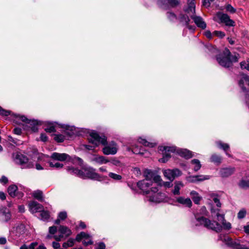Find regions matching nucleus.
<instances>
[{
	"instance_id": "obj_40",
	"label": "nucleus",
	"mask_w": 249,
	"mask_h": 249,
	"mask_svg": "<svg viewBox=\"0 0 249 249\" xmlns=\"http://www.w3.org/2000/svg\"><path fill=\"white\" fill-rule=\"evenodd\" d=\"M74 245V240L72 239H69L67 242H64L63 244V247L64 248H68L71 247Z\"/></svg>"
},
{
	"instance_id": "obj_35",
	"label": "nucleus",
	"mask_w": 249,
	"mask_h": 249,
	"mask_svg": "<svg viewBox=\"0 0 249 249\" xmlns=\"http://www.w3.org/2000/svg\"><path fill=\"white\" fill-rule=\"evenodd\" d=\"M188 8V11L193 12L195 11V3L194 0H187Z\"/></svg>"
},
{
	"instance_id": "obj_60",
	"label": "nucleus",
	"mask_w": 249,
	"mask_h": 249,
	"mask_svg": "<svg viewBox=\"0 0 249 249\" xmlns=\"http://www.w3.org/2000/svg\"><path fill=\"white\" fill-rule=\"evenodd\" d=\"M243 229L245 232L249 234V222L244 226Z\"/></svg>"
},
{
	"instance_id": "obj_31",
	"label": "nucleus",
	"mask_w": 249,
	"mask_h": 249,
	"mask_svg": "<svg viewBox=\"0 0 249 249\" xmlns=\"http://www.w3.org/2000/svg\"><path fill=\"white\" fill-rule=\"evenodd\" d=\"M210 160L211 162H213L217 165L221 163L222 161V158L220 155H216L214 154L212 155Z\"/></svg>"
},
{
	"instance_id": "obj_15",
	"label": "nucleus",
	"mask_w": 249,
	"mask_h": 249,
	"mask_svg": "<svg viewBox=\"0 0 249 249\" xmlns=\"http://www.w3.org/2000/svg\"><path fill=\"white\" fill-rule=\"evenodd\" d=\"M29 210L32 213H36L41 211L43 209V206L36 201H32L28 204Z\"/></svg>"
},
{
	"instance_id": "obj_2",
	"label": "nucleus",
	"mask_w": 249,
	"mask_h": 249,
	"mask_svg": "<svg viewBox=\"0 0 249 249\" xmlns=\"http://www.w3.org/2000/svg\"><path fill=\"white\" fill-rule=\"evenodd\" d=\"M89 141L90 143L94 145V146L84 145L85 148L89 150L93 149L94 147L101 144L105 146L102 149L103 153L105 155H115L118 151V146L116 142L112 141L107 144V138L104 136H99L96 132H92L90 133Z\"/></svg>"
},
{
	"instance_id": "obj_32",
	"label": "nucleus",
	"mask_w": 249,
	"mask_h": 249,
	"mask_svg": "<svg viewBox=\"0 0 249 249\" xmlns=\"http://www.w3.org/2000/svg\"><path fill=\"white\" fill-rule=\"evenodd\" d=\"M191 164L193 166L194 170L196 172L198 171L201 167L200 162L197 159H194L192 160Z\"/></svg>"
},
{
	"instance_id": "obj_30",
	"label": "nucleus",
	"mask_w": 249,
	"mask_h": 249,
	"mask_svg": "<svg viewBox=\"0 0 249 249\" xmlns=\"http://www.w3.org/2000/svg\"><path fill=\"white\" fill-rule=\"evenodd\" d=\"M211 202H209V205H211V207L212 206H214V204H215L216 206L218 208H220L221 206V204L220 202V200L218 197L216 196L213 195L211 196Z\"/></svg>"
},
{
	"instance_id": "obj_29",
	"label": "nucleus",
	"mask_w": 249,
	"mask_h": 249,
	"mask_svg": "<svg viewBox=\"0 0 249 249\" xmlns=\"http://www.w3.org/2000/svg\"><path fill=\"white\" fill-rule=\"evenodd\" d=\"M178 153L181 157H184L186 159H189L193 156L192 153L186 149H179L178 151Z\"/></svg>"
},
{
	"instance_id": "obj_10",
	"label": "nucleus",
	"mask_w": 249,
	"mask_h": 249,
	"mask_svg": "<svg viewBox=\"0 0 249 249\" xmlns=\"http://www.w3.org/2000/svg\"><path fill=\"white\" fill-rule=\"evenodd\" d=\"M159 151L162 152L163 157L159 160L160 162L165 163L171 158V153L176 151V147L174 146H160L159 147Z\"/></svg>"
},
{
	"instance_id": "obj_36",
	"label": "nucleus",
	"mask_w": 249,
	"mask_h": 249,
	"mask_svg": "<svg viewBox=\"0 0 249 249\" xmlns=\"http://www.w3.org/2000/svg\"><path fill=\"white\" fill-rule=\"evenodd\" d=\"M240 187L246 188L249 187V178L246 179H242L239 184Z\"/></svg>"
},
{
	"instance_id": "obj_58",
	"label": "nucleus",
	"mask_w": 249,
	"mask_h": 249,
	"mask_svg": "<svg viewBox=\"0 0 249 249\" xmlns=\"http://www.w3.org/2000/svg\"><path fill=\"white\" fill-rule=\"evenodd\" d=\"M111 162L113 165L115 166H120L121 165L120 161L115 159H112L111 160Z\"/></svg>"
},
{
	"instance_id": "obj_43",
	"label": "nucleus",
	"mask_w": 249,
	"mask_h": 249,
	"mask_svg": "<svg viewBox=\"0 0 249 249\" xmlns=\"http://www.w3.org/2000/svg\"><path fill=\"white\" fill-rule=\"evenodd\" d=\"M54 139L58 142H63L64 141V136L62 134H54Z\"/></svg>"
},
{
	"instance_id": "obj_6",
	"label": "nucleus",
	"mask_w": 249,
	"mask_h": 249,
	"mask_svg": "<svg viewBox=\"0 0 249 249\" xmlns=\"http://www.w3.org/2000/svg\"><path fill=\"white\" fill-rule=\"evenodd\" d=\"M238 57V54L231 56L229 50L225 49L223 53L217 57V60L221 66L228 68L231 66L232 62H237Z\"/></svg>"
},
{
	"instance_id": "obj_64",
	"label": "nucleus",
	"mask_w": 249,
	"mask_h": 249,
	"mask_svg": "<svg viewBox=\"0 0 249 249\" xmlns=\"http://www.w3.org/2000/svg\"><path fill=\"white\" fill-rule=\"evenodd\" d=\"M40 140L43 142H46L48 140V137L45 134H41L40 135Z\"/></svg>"
},
{
	"instance_id": "obj_44",
	"label": "nucleus",
	"mask_w": 249,
	"mask_h": 249,
	"mask_svg": "<svg viewBox=\"0 0 249 249\" xmlns=\"http://www.w3.org/2000/svg\"><path fill=\"white\" fill-rule=\"evenodd\" d=\"M39 212H40V216L42 219L46 220L49 218V213L47 211H44L42 209L41 211H39Z\"/></svg>"
},
{
	"instance_id": "obj_45",
	"label": "nucleus",
	"mask_w": 249,
	"mask_h": 249,
	"mask_svg": "<svg viewBox=\"0 0 249 249\" xmlns=\"http://www.w3.org/2000/svg\"><path fill=\"white\" fill-rule=\"evenodd\" d=\"M247 211L245 209H241L237 214V217L239 219L244 218L246 215Z\"/></svg>"
},
{
	"instance_id": "obj_46",
	"label": "nucleus",
	"mask_w": 249,
	"mask_h": 249,
	"mask_svg": "<svg viewBox=\"0 0 249 249\" xmlns=\"http://www.w3.org/2000/svg\"><path fill=\"white\" fill-rule=\"evenodd\" d=\"M45 130L49 133L54 132L55 131V126L53 124H50L45 128Z\"/></svg>"
},
{
	"instance_id": "obj_18",
	"label": "nucleus",
	"mask_w": 249,
	"mask_h": 249,
	"mask_svg": "<svg viewBox=\"0 0 249 249\" xmlns=\"http://www.w3.org/2000/svg\"><path fill=\"white\" fill-rule=\"evenodd\" d=\"M235 169L233 167L223 168L220 170L219 174L222 178H227L233 174Z\"/></svg>"
},
{
	"instance_id": "obj_12",
	"label": "nucleus",
	"mask_w": 249,
	"mask_h": 249,
	"mask_svg": "<svg viewBox=\"0 0 249 249\" xmlns=\"http://www.w3.org/2000/svg\"><path fill=\"white\" fill-rule=\"evenodd\" d=\"M217 17L219 19L221 22L224 23L228 26H234L235 22L231 19L230 17L226 14L218 12L216 14Z\"/></svg>"
},
{
	"instance_id": "obj_55",
	"label": "nucleus",
	"mask_w": 249,
	"mask_h": 249,
	"mask_svg": "<svg viewBox=\"0 0 249 249\" xmlns=\"http://www.w3.org/2000/svg\"><path fill=\"white\" fill-rule=\"evenodd\" d=\"M172 181H164L162 183V185L165 188H170L173 186L171 183Z\"/></svg>"
},
{
	"instance_id": "obj_25",
	"label": "nucleus",
	"mask_w": 249,
	"mask_h": 249,
	"mask_svg": "<svg viewBox=\"0 0 249 249\" xmlns=\"http://www.w3.org/2000/svg\"><path fill=\"white\" fill-rule=\"evenodd\" d=\"M240 87L244 91H247V89L245 86H249V76L248 75H244L242 78L240 80L239 83Z\"/></svg>"
},
{
	"instance_id": "obj_3",
	"label": "nucleus",
	"mask_w": 249,
	"mask_h": 249,
	"mask_svg": "<svg viewBox=\"0 0 249 249\" xmlns=\"http://www.w3.org/2000/svg\"><path fill=\"white\" fill-rule=\"evenodd\" d=\"M67 170L71 174H74L83 178H90L98 181L103 180L102 177L95 172V170L91 167H86L80 170L73 167H68Z\"/></svg>"
},
{
	"instance_id": "obj_14",
	"label": "nucleus",
	"mask_w": 249,
	"mask_h": 249,
	"mask_svg": "<svg viewBox=\"0 0 249 249\" xmlns=\"http://www.w3.org/2000/svg\"><path fill=\"white\" fill-rule=\"evenodd\" d=\"M224 240L226 245L231 247L234 249H249L245 246L240 245L238 241H232V239L229 237H225Z\"/></svg>"
},
{
	"instance_id": "obj_1",
	"label": "nucleus",
	"mask_w": 249,
	"mask_h": 249,
	"mask_svg": "<svg viewBox=\"0 0 249 249\" xmlns=\"http://www.w3.org/2000/svg\"><path fill=\"white\" fill-rule=\"evenodd\" d=\"M212 217L217 220V221H211L210 219L202 216H200L198 213L195 214L196 222V226L203 225L205 227L211 229L216 232L220 231L224 229L229 230L231 228V225L226 220L225 213H223L220 208H215V206H212L210 208Z\"/></svg>"
},
{
	"instance_id": "obj_26",
	"label": "nucleus",
	"mask_w": 249,
	"mask_h": 249,
	"mask_svg": "<svg viewBox=\"0 0 249 249\" xmlns=\"http://www.w3.org/2000/svg\"><path fill=\"white\" fill-rule=\"evenodd\" d=\"M190 195L193 201L195 204H199L200 201L202 199V197L199 195V194L197 192L195 191H192L190 193Z\"/></svg>"
},
{
	"instance_id": "obj_54",
	"label": "nucleus",
	"mask_w": 249,
	"mask_h": 249,
	"mask_svg": "<svg viewBox=\"0 0 249 249\" xmlns=\"http://www.w3.org/2000/svg\"><path fill=\"white\" fill-rule=\"evenodd\" d=\"M187 180L190 182H196L197 181L196 176L189 177L187 178Z\"/></svg>"
},
{
	"instance_id": "obj_51",
	"label": "nucleus",
	"mask_w": 249,
	"mask_h": 249,
	"mask_svg": "<svg viewBox=\"0 0 249 249\" xmlns=\"http://www.w3.org/2000/svg\"><path fill=\"white\" fill-rule=\"evenodd\" d=\"M62 127L65 128L66 130H70L71 133L69 134V135H72L73 134V131L74 130V127L73 126H70L67 125H64L61 126Z\"/></svg>"
},
{
	"instance_id": "obj_16",
	"label": "nucleus",
	"mask_w": 249,
	"mask_h": 249,
	"mask_svg": "<svg viewBox=\"0 0 249 249\" xmlns=\"http://www.w3.org/2000/svg\"><path fill=\"white\" fill-rule=\"evenodd\" d=\"M25 231V227L24 225L20 224L14 228L12 231L13 234L16 237H19L23 234Z\"/></svg>"
},
{
	"instance_id": "obj_28",
	"label": "nucleus",
	"mask_w": 249,
	"mask_h": 249,
	"mask_svg": "<svg viewBox=\"0 0 249 249\" xmlns=\"http://www.w3.org/2000/svg\"><path fill=\"white\" fill-rule=\"evenodd\" d=\"M216 145L217 146V147L220 149H222L226 153V154L231 157V156L230 154H229L228 152H227V151L230 148V146H229V145L227 143H223L221 141H218V142H216Z\"/></svg>"
},
{
	"instance_id": "obj_39",
	"label": "nucleus",
	"mask_w": 249,
	"mask_h": 249,
	"mask_svg": "<svg viewBox=\"0 0 249 249\" xmlns=\"http://www.w3.org/2000/svg\"><path fill=\"white\" fill-rule=\"evenodd\" d=\"M50 167H54L56 169L61 168L63 167V164L58 162L50 161L49 162Z\"/></svg>"
},
{
	"instance_id": "obj_22",
	"label": "nucleus",
	"mask_w": 249,
	"mask_h": 249,
	"mask_svg": "<svg viewBox=\"0 0 249 249\" xmlns=\"http://www.w3.org/2000/svg\"><path fill=\"white\" fill-rule=\"evenodd\" d=\"M166 2L172 7H176L180 4L179 0H160L158 4L160 6H163Z\"/></svg>"
},
{
	"instance_id": "obj_63",
	"label": "nucleus",
	"mask_w": 249,
	"mask_h": 249,
	"mask_svg": "<svg viewBox=\"0 0 249 249\" xmlns=\"http://www.w3.org/2000/svg\"><path fill=\"white\" fill-rule=\"evenodd\" d=\"M211 3L210 0H203V5L206 7H209Z\"/></svg>"
},
{
	"instance_id": "obj_4",
	"label": "nucleus",
	"mask_w": 249,
	"mask_h": 249,
	"mask_svg": "<svg viewBox=\"0 0 249 249\" xmlns=\"http://www.w3.org/2000/svg\"><path fill=\"white\" fill-rule=\"evenodd\" d=\"M12 116L14 122L18 124H22L24 129H30L33 132L37 130L38 122L37 120H29L25 116L20 115L13 114Z\"/></svg>"
},
{
	"instance_id": "obj_27",
	"label": "nucleus",
	"mask_w": 249,
	"mask_h": 249,
	"mask_svg": "<svg viewBox=\"0 0 249 249\" xmlns=\"http://www.w3.org/2000/svg\"><path fill=\"white\" fill-rule=\"evenodd\" d=\"M58 231L63 236H65L66 237L70 236L71 234V231L70 229L66 226H60Z\"/></svg>"
},
{
	"instance_id": "obj_11",
	"label": "nucleus",
	"mask_w": 249,
	"mask_h": 249,
	"mask_svg": "<svg viewBox=\"0 0 249 249\" xmlns=\"http://www.w3.org/2000/svg\"><path fill=\"white\" fill-rule=\"evenodd\" d=\"M162 173L164 177L170 181H173L176 178L180 176L182 174L181 172L177 168L163 170Z\"/></svg>"
},
{
	"instance_id": "obj_52",
	"label": "nucleus",
	"mask_w": 249,
	"mask_h": 249,
	"mask_svg": "<svg viewBox=\"0 0 249 249\" xmlns=\"http://www.w3.org/2000/svg\"><path fill=\"white\" fill-rule=\"evenodd\" d=\"M199 213L202 215H207L208 211L206 208L205 206H202L200 209Z\"/></svg>"
},
{
	"instance_id": "obj_56",
	"label": "nucleus",
	"mask_w": 249,
	"mask_h": 249,
	"mask_svg": "<svg viewBox=\"0 0 249 249\" xmlns=\"http://www.w3.org/2000/svg\"><path fill=\"white\" fill-rule=\"evenodd\" d=\"M57 231V228L55 226H52L49 228V232L52 234H54Z\"/></svg>"
},
{
	"instance_id": "obj_8",
	"label": "nucleus",
	"mask_w": 249,
	"mask_h": 249,
	"mask_svg": "<svg viewBox=\"0 0 249 249\" xmlns=\"http://www.w3.org/2000/svg\"><path fill=\"white\" fill-rule=\"evenodd\" d=\"M148 195V200L153 203H158L162 202L166 200L165 194L159 192L157 187H152L150 188V192Z\"/></svg>"
},
{
	"instance_id": "obj_57",
	"label": "nucleus",
	"mask_w": 249,
	"mask_h": 249,
	"mask_svg": "<svg viewBox=\"0 0 249 249\" xmlns=\"http://www.w3.org/2000/svg\"><path fill=\"white\" fill-rule=\"evenodd\" d=\"M204 35L209 39L212 38V36H213V33L212 34L209 30L206 31L204 33Z\"/></svg>"
},
{
	"instance_id": "obj_53",
	"label": "nucleus",
	"mask_w": 249,
	"mask_h": 249,
	"mask_svg": "<svg viewBox=\"0 0 249 249\" xmlns=\"http://www.w3.org/2000/svg\"><path fill=\"white\" fill-rule=\"evenodd\" d=\"M0 114L3 116H7L10 114V112L8 110H5L3 109L0 107Z\"/></svg>"
},
{
	"instance_id": "obj_38",
	"label": "nucleus",
	"mask_w": 249,
	"mask_h": 249,
	"mask_svg": "<svg viewBox=\"0 0 249 249\" xmlns=\"http://www.w3.org/2000/svg\"><path fill=\"white\" fill-rule=\"evenodd\" d=\"M108 176L109 178L115 180H120L122 178V177L121 175L116 174L112 172H109L108 173Z\"/></svg>"
},
{
	"instance_id": "obj_21",
	"label": "nucleus",
	"mask_w": 249,
	"mask_h": 249,
	"mask_svg": "<svg viewBox=\"0 0 249 249\" xmlns=\"http://www.w3.org/2000/svg\"><path fill=\"white\" fill-rule=\"evenodd\" d=\"M11 218V214L9 211L6 208L0 209V219L7 221Z\"/></svg>"
},
{
	"instance_id": "obj_7",
	"label": "nucleus",
	"mask_w": 249,
	"mask_h": 249,
	"mask_svg": "<svg viewBox=\"0 0 249 249\" xmlns=\"http://www.w3.org/2000/svg\"><path fill=\"white\" fill-rule=\"evenodd\" d=\"M12 158L14 162L19 165L22 169L31 168L34 166L33 163L29 161L28 158L20 152L13 153Z\"/></svg>"
},
{
	"instance_id": "obj_42",
	"label": "nucleus",
	"mask_w": 249,
	"mask_h": 249,
	"mask_svg": "<svg viewBox=\"0 0 249 249\" xmlns=\"http://www.w3.org/2000/svg\"><path fill=\"white\" fill-rule=\"evenodd\" d=\"M211 178L210 176L209 175H197L196 176V178L197 181H202L205 180L209 179Z\"/></svg>"
},
{
	"instance_id": "obj_5",
	"label": "nucleus",
	"mask_w": 249,
	"mask_h": 249,
	"mask_svg": "<svg viewBox=\"0 0 249 249\" xmlns=\"http://www.w3.org/2000/svg\"><path fill=\"white\" fill-rule=\"evenodd\" d=\"M160 179V177L159 176H154L150 171H148L145 176V179L139 181L137 186L143 193L148 195L149 192H150L148 188L152 185V180L158 181Z\"/></svg>"
},
{
	"instance_id": "obj_23",
	"label": "nucleus",
	"mask_w": 249,
	"mask_h": 249,
	"mask_svg": "<svg viewBox=\"0 0 249 249\" xmlns=\"http://www.w3.org/2000/svg\"><path fill=\"white\" fill-rule=\"evenodd\" d=\"M178 20L179 21L183 24H184L185 25L187 26V28L191 30L192 31H194L195 29V27L194 26H190L189 25V22L190 21V19L189 17L186 15H180Z\"/></svg>"
},
{
	"instance_id": "obj_48",
	"label": "nucleus",
	"mask_w": 249,
	"mask_h": 249,
	"mask_svg": "<svg viewBox=\"0 0 249 249\" xmlns=\"http://www.w3.org/2000/svg\"><path fill=\"white\" fill-rule=\"evenodd\" d=\"M167 17L171 21H175L177 20V18L176 15L171 12L167 13Z\"/></svg>"
},
{
	"instance_id": "obj_49",
	"label": "nucleus",
	"mask_w": 249,
	"mask_h": 249,
	"mask_svg": "<svg viewBox=\"0 0 249 249\" xmlns=\"http://www.w3.org/2000/svg\"><path fill=\"white\" fill-rule=\"evenodd\" d=\"M240 66L242 69H247L249 71V62L248 61L247 62L244 61L241 62Z\"/></svg>"
},
{
	"instance_id": "obj_24",
	"label": "nucleus",
	"mask_w": 249,
	"mask_h": 249,
	"mask_svg": "<svg viewBox=\"0 0 249 249\" xmlns=\"http://www.w3.org/2000/svg\"><path fill=\"white\" fill-rule=\"evenodd\" d=\"M174 184V188L172 192L174 195H179L180 194V190L184 187V184L180 181H176Z\"/></svg>"
},
{
	"instance_id": "obj_33",
	"label": "nucleus",
	"mask_w": 249,
	"mask_h": 249,
	"mask_svg": "<svg viewBox=\"0 0 249 249\" xmlns=\"http://www.w3.org/2000/svg\"><path fill=\"white\" fill-rule=\"evenodd\" d=\"M18 187L15 185H11L8 188V192L10 196L14 197L16 196Z\"/></svg>"
},
{
	"instance_id": "obj_19",
	"label": "nucleus",
	"mask_w": 249,
	"mask_h": 249,
	"mask_svg": "<svg viewBox=\"0 0 249 249\" xmlns=\"http://www.w3.org/2000/svg\"><path fill=\"white\" fill-rule=\"evenodd\" d=\"M91 160L92 162L99 165L105 164L109 161L105 157L100 155H95Z\"/></svg>"
},
{
	"instance_id": "obj_62",
	"label": "nucleus",
	"mask_w": 249,
	"mask_h": 249,
	"mask_svg": "<svg viewBox=\"0 0 249 249\" xmlns=\"http://www.w3.org/2000/svg\"><path fill=\"white\" fill-rule=\"evenodd\" d=\"M7 182H8V178L5 176H2L0 178V183H1L6 184V183H7Z\"/></svg>"
},
{
	"instance_id": "obj_37",
	"label": "nucleus",
	"mask_w": 249,
	"mask_h": 249,
	"mask_svg": "<svg viewBox=\"0 0 249 249\" xmlns=\"http://www.w3.org/2000/svg\"><path fill=\"white\" fill-rule=\"evenodd\" d=\"M33 196L39 201H42V193L40 191H36L33 193Z\"/></svg>"
},
{
	"instance_id": "obj_17",
	"label": "nucleus",
	"mask_w": 249,
	"mask_h": 249,
	"mask_svg": "<svg viewBox=\"0 0 249 249\" xmlns=\"http://www.w3.org/2000/svg\"><path fill=\"white\" fill-rule=\"evenodd\" d=\"M191 17L198 27L202 29L206 28V23L201 17L193 15Z\"/></svg>"
},
{
	"instance_id": "obj_61",
	"label": "nucleus",
	"mask_w": 249,
	"mask_h": 249,
	"mask_svg": "<svg viewBox=\"0 0 249 249\" xmlns=\"http://www.w3.org/2000/svg\"><path fill=\"white\" fill-rule=\"evenodd\" d=\"M53 247L55 249H59L60 245L59 243L56 242H53L52 243Z\"/></svg>"
},
{
	"instance_id": "obj_13",
	"label": "nucleus",
	"mask_w": 249,
	"mask_h": 249,
	"mask_svg": "<svg viewBox=\"0 0 249 249\" xmlns=\"http://www.w3.org/2000/svg\"><path fill=\"white\" fill-rule=\"evenodd\" d=\"M82 239L84 240L83 243L85 246L91 245L93 243V242L90 239V235L84 232H81L80 233L77 234L76 237V240L78 242H80Z\"/></svg>"
},
{
	"instance_id": "obj_20",
	"label": "nucleus",
	"mask_w": 249,
	"mask_h": 249,
	"mask_svg": "<svg viewBox=\"0 0 249 249\" xmlns=\"http://www.w3.org/2000/svg\"><path fill=\"white\" fill-rule=\"evenodd\" d=\"M176 201L185 207L191 208L192 206V202L190 198L179 196L177 198Z\"/></svg>"
},
{
	"instance_id": "obj_59",
	"label": "nucleus",
	"mask_w": 249,
	"mask_h": 249,
	"mask_svg": "<svg viewBox=\"0 0 249 249\" xmlns=\"http://www.w3.org/2000/svg\"><path fill=\"white\" fill-rule=\"evenodd\" d=\"M105 244L103 242H100L98 244V246L96 248V249H105Z\"/></svg>"
},
{
	"instance_id": "obj_47",
	"label": "nucleus",
	"mask_w": 249,
	"mask_h": 249,
	"mask_svg": "<svg viewBox=\"0 0 249 249\" xmlns=\"http://www.w3.org/2000/svg\"><path fill=\"white\" fill-rule=\"evenodd\" d=\"M213 36H216L220 38H223L225 36V34L220 31H215L213 33Z\"/></svg>"
},
{
	"instance_id": "obj_50",
	"label": "nucleus",
	"mask_w": 249,
	"mask_h": 249,
	"mask_svg": "<svg viewBox=\"0 0 249 249\" xmlns=\"http://www.w3.org/2000/svg\"><path fill=\"white\" fill-rule=\"evenodd\" d=\"M67 217V214L66 212H61L59 213L58 217L61 220L65 219Z\"/></svg>"
},
{
	"instance_id": "obj_34",
	"label": "nucleus",
	"mask_w": 249,
	"mask_h": 249,
	"mask_svg": "<svg viewBox=\"0 0 249 249\" xmlns=\"http://www.w3.org/2000/svg\"><path fill=\"white\" fill-rule=\"evenodd\" d=\"M138 142L139 143L142 144L143 145L145 146L153 147L156 145L155 143L148 142L146 140L142 139V138H140L138 139Z\"/></svg>"
},
{
	"instance_id": "obj_9",
	"label": "nucleus",
	"mask_w": 249,
	"mask_h": 249,
	"mask_svg": "<svg viewBox=\"0 0 249 249\" xmlns=\"http://www.w3.org/2000/svg\"><path fill=\"white\" fill-rule=\"evenodd\" d=\"M51 158L54 160H56L60 161H71L73 163L77 162L80 165L82 164L83 160L79 158H74L72 159L69 155L66 153H59L57 152L53 153Z\"/></svg>"
},
{
	"instance_id": "obj_41",
	"label": "nucleus",
	"mask_w": 249,
	"mask_h": 249,
	"mask_svg": "<svg viewBox=\"0 0 249 249\" xmlns=\"http://www.w3.org/2000/svg\"><path fill=\"white\" fill-rule=\"evenodd\" d=\"M225 9L227 12L231 14L235 13L236 11V9L230 4L225 5Z\"/></svg>"
}]
</instances>
